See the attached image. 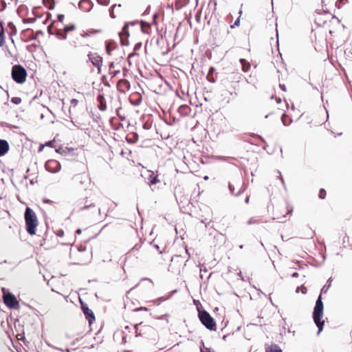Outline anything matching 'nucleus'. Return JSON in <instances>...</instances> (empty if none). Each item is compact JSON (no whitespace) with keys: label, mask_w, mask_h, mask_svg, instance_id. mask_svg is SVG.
<instances>
[{"label":"nucleus","mask_w":352,"mask_h":352,"mask_svg":"<svg viewBox=\"0 0 352 352\" xmlns=\"http://www.w3.org/2000/svg\"><path fill=\"white\" fill-rule=\"evenodd\" d=\"M227 89L230 95L251 96L254 94L255 87L251 85L240 73H232L227 78Z\"/></svg>","instance_id":"nucleus-1"},{"label":"nucleus","mask_w":352,"mask_h":352,"mask_svg":"<svg viewBox=\"0 0 352 352\" xmlns=\"http://www.w3.org/2000/svg\"><path fill=\"white\" fill-rule=\"evenodd\" d=\"M331 281L332 278L331 277L327 280L328 284L325 285L322 288L320 294L318 296L314 308L313 320L315 324L318 329L317 333L318 335H319L320 333L322 331L324 324V321L322 320L324 312V305L322 300V294L327 292L329 288L331 287Z\"/></svg>","instance_id":"nucleus-2"},{"label":"nucleus","mask_w":352,"mask_h":352,"mask_svg":"<svg viewBox=\"0 0 352 352\" xmlns=\"http://www.w3.org/2000/svg\"><path fill=\"white\" fill-rule=\"evenodd\" d=\"M76 25L75 24H69L65 25L63 30L58 31L57 34L61 39L69 38L74 45H76L78 42L79 33L76 32Z\"/></svg>","instance_id":"nucleus-3"},{"label":"nucleus","mask_w":352,"mask_h":352,"mask_svg":"<svg viewBox=\"0 0 352 352\" xmlns=\"http://www.w3.org/2000/svg\"><path fill=\"white\" fill-rule=\"evenodd\" d=\"M11 76L16 83L23 84L26 81L27 72L22 65H14L12 68Z\"/></svg>","instance_id":"nucleus-4"},{"label":"nucleus","mask_w":352,"mask_h":352,"mask_svg":"<svg viewBox=\"0 0 352 352\" xmlns=\"http://www.w3.org/2000/svg\"><path fill=\"white\" fill-rule=\"evenodd\" d=\"M198 316L201 324L205 326L206 328L210 331L215 330L216 322L207 311L202 310L199 311Z\"/></svg>","instance_id":"nucleus-5"},{"label":"nucleus","mask_w":352,"mask_h":352,"mask_svg":"<svg viewBox=\"0 0 352 352\" xmlns=\"http://www.w3.org/2000/svg\"><path fill=\"white\" fill-rule=\"evenodd\" d=\"M3 302L9 309H19L20 307L16 296L9 292H3Z\"/></svg>","instance_id":"nucleus-6"},{"label":"nucleus","mask_w":352,"mask_h":352,"mask_svg":"<svg viewBox=\"0 0 352 352\" xmlns=\"http://www.w3.org/2000/svg\"><path fill=\"white\" fill-rule=\"evenodd\" d=\"M137 23L132 22V23H127L124 25L123 27L122 31L119 33V36L120 38V43L122 45H129V41L128 38L129 36V32L128 31V28L129 25H136Z\"/></svg>","instance_id":"nucleus-7"},{"label":"nucleus","mask_w":352,"mask_h":352,"mask_svg":"<svg viewBox=\"0 0 352 352\" xmlns=\"http://www.w3.org/2000/svg\"><path fill=\"white\" fill-rule=\"evenodd\" d=\"M45 168L47 171L55 173L60 170V164L55 160H50L45 163Z\"/></svg>","instance_id":"nucleus-8"},{"label":"nucleus","mask_w":352,"mask_h":352,"mask_svg":"<svg viewBox=\"0 0 352 352\" xmlns=\"http://www.w3.org/2000/svg\"><path fill=\"white\" fill-rule=\"evenodd\" d=\"M81 309L85 318L88 320L89 324H91L95 320V316L94 312L89 308L86 303L81 302Z\"/></svg>","instance_id":"nucleus-9"},{"label":"nucleus","mask_w":352,"mask_h":352,"mask_svg":"<svg viewBox=\"0 0 352 352\" xmlns=\"http://www.w3.org/2000/svg\"><path fill=\"white\" fill-rule=\"evenodd\" d=\"M130 82L128 80L122 78L120 79L116 85L117 89L119 92L125 94L130 89Z\"/></svg>","instance_id":"nucleus-10"},{"label":"nucleus","mask_w":352,"mask_h":352,"mask_svg":"<svg viewBox=\"0 0 352 352\" xmlns=\"http://www.w3.org/2000/svg\"><path fill=\"white\" fill-rule=\"evenodd\" d=\"M89 60L91 63L98 68L100 72V67L102 65V58L101 56L98 55L96 53H90L88 55Z\"/></svg>","instance_id":"nucleus-11"},{"label":"nucleus","mask_w":352,"mask_h":352,"mask_svg":"<svg viewBox=\"0 0 352 352\" xmlns=\"http://www.w3.org/2000/svg\"><path fill=\"white\" fill-rule=\"evenodd\" d=\"M72 180L76 186H79V184L85 185L89 182V179L87 174H77L72 177Z\"/></svg>","instance_id":"nucleus-12"},{"label":"nucleus","mask_w":352,"mask_h":352,"mask_svg":"<svg viewBox=\"0 0 352 352\" xmlns=\"http://www.w3.org/2000/svg\"><path fill=\"white\" fill-rule=\"evenodd\" d=\"M120 72L119 63L111 62L109 65V74L111 78L116 76Z\"/></svg>","instance_id":"nucleus-13"},{"label":"nucleus","mask_w":352,"mask_h":352,"mask_svg":"<svg viewBox=\"0 0 352 352\" xmlns=\"http://www.w3.org/2000/svg\"><path fill=\"white\" fill-rule=\"evenodd\" d=\"M147 173V183L150 186H152L153 185L157 184L160 182V180L158 178V175H156L153 171L148 170Z\"/></svg>","instance_id":"nucleus-14"},{"label":"nucleus","mask_w":352,"mask_h":352,"mask_svg":"<svg viewBox=\"0 0 352 352\" xmlns=\"http://www.w3.org/2000/svg\"><path fill=\"white\" fill-rule=\"evenodd\" d=\"M38 221H25L26 230L30 235H34L36 234V228L38 226Z\"/></svg>","instance_id":"nucleus-15"},{"label":"nucleus","mask_w":352,"mask_h":352,"mask_svg":"<svg viewBox=\"0 0 352 352\" xmlns=\"http://www.w3.org/2000/svg\"><path fill=\"white\" fill-rule=\"evenodd\" d=\"M97 101L98 102V108L102 111H105L107 109V104L103 94L99 93L97 96Z\"/></svg>","instance_id":"nucleus-16"},{"label":"nucleus","mask_w":352,"mask_h":352,"mask_svg":"<svg viewBox=\"0 0 352 352\" xmlns=\"http://www.w3.org/2000/svg\"><path fill=\"white\" fill-rule=\"evenodd\" d=\"M78 6L83 11L88 12L91 9L93 4L90 0H80Z\"/></svg>","instance_id":"nucleus-17"},{"label":"nucleus","mask_w":352,"mask_h":352,"mask_svg":"<svg viewBox=\"0 0 352 352\" xmlns=\"http://www.w3.org/2000/svg\"><path fill=\"white\" fill-rule=\"evenodd\" d=\"M36 213L37 211H34L30 208L27 207L24 215L25 220H36Z\"/></svg>","instance_id":"nucleus-18"},{"label":"nucleus","mask_w":352,"mask_h":352,"mask_svg":"<svg viewBox=\"0 0 352 352\" xmlns=\"http://www.w3.org/2000/svg\"><path fill=\"white\" fill-rule=\"evenodd\" d=\"M9 144L6 140H0V156L4 155L9 151Z\"/></svg>","instance_id":"nucleus-19"},{"label":"nucleus","mask_w":352,"mask_h":352,"mask_svg":"<svg viewBox=\"0 0 352 352\" xmlns=\"http://www.w3.org/2000/svg\"><path fill=\"white\" fill-rule=\"evenodd\" d=\"M117 47L116 43L113 41H110L106 43V51L108 55H111L112 51H113Z\"/></svg>","instance_id":"nucleus-20"},{"label":"nucleus","mask_w":352,"mask_h":352,"mask_svg":"<svg viewBox=\"0 0 352 352\" xmlns=\"http://www.w3.org/2000/svg\"><path fill=\"white\" fill-rule=\"evenodd\" d=\"M178 111L180 115L183 116H188L190 111V108L188 105H181L178 108Z\"/></svg>","instance_id":"nucleus-21"},{"label":"nucleus","mask_w":352,"mask_h":352,"mask_svg":"<svg viewBox=\"0 0 352 352\" xmlns=\"http://www.w3.org/2000/svg\"><path fill=\"white\" fill-rule=\"evenodd\" d=\"M140 28L142 31L145 33L149 34L151 31V25L148 23L142 21L140 24Z\"/></svg>","instance_id":"nucleus-22"},{"label":"nucleus","mask_w":352,"mask_h":352,"mask_svg":"<svg viewBox=\"0 0 352 352\" xmlns=\"http://www.w3.org/2000/svg\"><path fill=\"white\" fill-rule=\"evenodd\" d=\"M265 352H283V351L278 344H272L265 349Z\"/></svg>","instance_id":"nucleus-23"},{"label":"nucleus","mask_w":352,"mask_h":352,"mask_svg":"<svg viewBox=\"0 0 352 352\" xmlns=\"http://www.w3.org/2000/svg\"><path fill=\"white\" fill-rule=\"evenodd\" d=\"M240 63L241 64V66H242V71L243 72H248L250 69V67H251V65L250 63L247 61L244 58H241L240 59Z\"/></svg>","instance_id":"nucleus-24"},{"label":"nucleus","mask_w":352,"mask_h":352,"mask_svg":"<svg viewBox=\"0 0 352 352\" xmlns=\"http://www.w3.org/2000/svg\"><path fill=\"white\" fill-rule=\"evenodd\" d=\"M5 44V33L2 23L0 21V46Z\"/></svg>","instance_id":"nucleus-25"},{"label":"nucleus","mask_w":352,"mask_h":352,"mask_svg":"<svg viewBox=\"0 0 352 352\" xmlns=\"http://www.w3.org/2000/svg\"><path fill=\"white\" fill-rule=\"evenodd\" d=\"M58 243H60L62 245H72L74 241L72 238L68 239V236L66 239H60L57 241Z\"/></svg>","instance_id":"nucleus-26"},{"label":"nucleus","mask_w":352,"mask_h":352,"mask_svg":"<svg viewBox=\"0 0 352 352\" xmlns=\"http://www.w3.org/2000/svg\"><path fill=\"white\" fill-rule=\"evenodd\" d=\"M142 47V43H138L135 45V47H134V49H133V52L130 54L129 55V58H131V56H134V55H136L137 54V51L140 50Z\"/></svg>","instance_id":"nucleus-27"},{"label":"nucleus","mask_w":352,"mask_h":352,"mask_svg":"<svg viewBox=\"0 0 352 352\" xmlns=\"http://www.w3.org/2000/svg\"><path fill=\"white\" fill-rule=\"evenodd\" d=\"M170 298V296H167V297H160V298H157L155 300V303L157 305H159L161 302L169 299Z\"/></svg>","instance_id":"nucleus-28"},{"label":"nucleus","mask_w":352,"mask_h":352,"mask_svg":"<svg viewBox=\"0 0 352 352\" xmlns=\"http://www.w3.org/2000/svg\"><path fill=\"white\" fill-rule=\"evenodd\" d=\"M215 221H208L207 223H205V228L210 229H214V230H216V228H214V223Z\"/></svg>","instance_id":"nucleus-29"},{"label":"nucleus","mask_w":352,"mask_h":352,"mask_svg":"<svg viewBox=\"0 0 352 352\" xmlns=\"http://www.w3.org/2000/svg\"><path fill=\"white\" fill-rule=\"evenodd\" d=\"M100 32H101V30H100V29H98V30L90 29V30H87L86 34L89 36L91 34L100 33Z\"/></svg>","instance_id":"nucleus-30"},{"label":"nucleus","mask_w":352,"mask_h":352,"mask_svg":"<svg viewBox=\"0 0 352 352\" xmlns=\"http://www.w3.org/2000/svg\"><path fill=\"white\" fill-rule=\"evenodd\" d=\"M21 101L22 100L20 97H13L11 100V102L14 104H19Z\"/></svg>","instance_id":"nucleus-31"},{"label":"nucleus","mask_w":352,"mask_h":352,"mask_svg":"<svg viewBox=\"0 0 352 352\" xmlns=\"http://www.w3.org/2000/svg\"><path fill=\"white\" fill-rule=\"evenodd\" d=\"M45 146H49V147H53L54 146V141H49L45 143ZM44 147V145H41L39 148V151H41Z\"/></svg>","instance_id":"nucleus-32"},{"label":"nucleus","mask_w":352,"mask_h":352,"mask_svg":"<svg viewBox=\"0 0 352 352\" xmlns=\"http://www.w3.org/2000/svg\"><path fill=\"white\" fill-rule=\"evenodd\" d=\"M326 195H327V192L323 188H321L320 190V192H319V195H318V197L320 198V199H324L325 197H326Z\"/></svg>","instance_id":"nucleus-33"},{"label":"nucleus","mask_w":352,"mask_h":352,"mask_svg":"<svg viewBox=\"0 0 352 352\" xmlns=\"http://www.w3.org/2000/svg\"><path fill=\"white\" fill-rule=\"evenodd\" d=\"M207 79L211 82H214L216 81V78L213 76V74L208 73L207 75Z\"/></svg>","instance_id":"nucleus-34"},{"label":"nucleus","mask_w":352,"mask_h":352,"mask_svg":"<svg viewBox=\"0 0 352 352\" xmlns=\"http://www.w3.org/2000/svg\"><path fill=\"white\" fill-rule=\"evenodd\" d=\"M56 237L63 238L64 236V231L62 229L58 230L56 232Z\"/></svg>","instance_id":"nucleus-35"},{"label":"nucleus","mask_w":352,"mask_h":352,"mask_svg":"<svg viewBox=\"0 0 352 352\" xmlns=\"http://www.w3.org/2000/svg\"><path fill=\"white\" fill-rule=\"evenodd\" d=\"M78 104V100L77 99H72L71 100V106H70V108L72 107H76Z\"/></svg>","instance_id":"nucleus-36"},{"label":"nucleus","mask_w":352,"mask_h":352,"mask_svg":"<svg viewBox=\"0 0 352 352\" xmlns=\"http://www.w3.org/2000/svg\"><path fill=\"white\" fill-rule=\"evenodd\" d=\"M239 23H240V19L239 17L236 19V21L234 22V23L233 25H230V28H234L235 26H238L239 25Z\"/></svg>","instance_id":"nucleus-37"},{"label":"nucleus","mask_w":352,"mask_h":352,"mask_svg":"<svg viewBox=\"0 0 352 352\" xmlns=\"http://www.w3.org/2000/svg\"><path fill=\"white\" fill-rule=\"evenodd\" d=\"M116 8V5L113 6L111 8V11L110 14L112 18H116V15L114 14V9Z\"/></svg>","instance_id":"nucleus-38"},{"label":"nucleus","mask_w":352,"mask_h":352,"mask_svg":"<svg viewBox=\"0 0 352 352\" xmlns=\"http://www.w3.org/2000/svg\"><path fill=\"white\" fill-rule=\"evenodd\" d=\"M228 186H229V189H230V192L232 194H234V186L231 184H229Z\"/></svg>","instance_id":"nucleus-39"},{"label":"nucleus","mask_w":352,"mask_h":352,"mask_svg":"<svg viewBox=\"0 0 352 352\" xmlns=\"http://www.w3.org/2000/svg\"><path fill=\"white\" fill-rule=\"evenodd\" d=\"M142 323H140V324H137L135 325H134L133 328L135 329V333H136V336H139L140 334L138 333V325H140Z\"/></svg>","instance_id":"nucleus-40"},{"label":"nucleus","mask_w":352,"mask_h":352,"mask_svg":"<svg viewBox=\"0 0 352 352\" xmlns=\"http://www.w3.org/2000/svg\"><path fill=\"white\" fill-rule=\"evenodd\" d=\"M58 19L60 22H63L64 19V15L63 14H58Z\"/></svg>","instance_id":"nucleus-41"},{"label":"nucleus","mask_w":352,"mask_h":352,"mask_svg":"<svg viewBox=\"0 0 352 352\" xmlns=\"http://www.w3.org/2000/svg\"><path fill=\"white\" fill-rule=\"evenodd\" d=\"M279 87L283 91H286V86L284 84H280Z\"/></svg>","instance_id":"nucleus-42"},{"label":"nucleus","mask_w":352,"mask_h":352,"mask_svg":"<svg viewBox=\"0 0 352 352\" xmlns=\"http://www.w3.org/2000/svg\"><path fill=\"white\" fill-rule=\"evenodd\" d=\"M85 250H86V247H85V246H82V245H81V246H80V247L78 248V250H79L80 252L85 251Z\"/></svg>","instance_id":"nucleus-43"},{"label":"nucleus","mask_w":352,"mask_h":352,"mask_svg":"<svg viewBox=\"0 0 352 352\" xmlns=\"http://www.w3.org/2000/svg\"><path fill=\"white\" fill-rule=\"evenodd\" d=\"M301 292L302 294H306L307 293V288L305 287H303L302 286V290H301Z\"/></svg>","instance_id":"nucleus-44"},{"label":"nucleus","mask_w":352,"mask_h":352,"mask_svg":"<svg viewBox=\"0 0 352 352\" xmlns=\"http://www.w3.org/2000/svg\"><path fill=\"white\" fill-rule=\"evenodd\" d=\"M298 276V273H297V272H294L293 274H292V278H297Z\"/></svg>","instance_id":"nucleus-45"},{"label":"nucleus","mask_w":352,"mask_h":352,"mask_svg":"<svg viewBox=\"0 0 352 352\" xmlns=\"http://www.w3.org/2000/svg\"><path fill=\"white\" fill-rule=\"evenodd\" d=\"M214 71V68L213 67H211L210 68V69H209L208 73H210V74H213Z\"/></svg>","instance_id":"nucleus-46"},{"label":"nucleus","mask_w":352,"mask_h":352,"mask_svg":"<svg viewBox=\"0 0 352 352\" xmlns=\"http://www.w3.org/2000/svg\"><path fill=\"white\" fill-rule=\"evenodd\" d=\"M81 230L80 229H77L75 232V234H80L81 233Z\"/></svg>","instance_id":"nucleus-47"},{"label":"nucleus","mask_w":352,"mask_h":352,"mask_svg":"<svg viewBox=\"0 0 352 352\" xmlns=\"http://www.w3.org/2000/svg\"><path fill=\"white\" fill-rule=\"evenodd\" d=\"M138 310H145V311H146L147 308L141 307L138 308Z\"/></svg>","instance_id":"nucleus-48"},{"label":"nucleus","mask_w":352,"mask_h":352,"mask_svg":"<svg viewBox=\"0 0 352 352\" xmlns=\"http://www.w3.org/2000/svg\"><path fill=\"white\" fill-rule=\"evenodd\" d=\"M292 212V209H288L287 214H289Z\"/></svg>","instance_id":"nucleus-49"},{"label":"nucleus","mask_w":352,"mask_h":352,"mask_svg":"<svg viewBox=\"0 0 352 352\" xmlns=\"http://www.w3.org/2000/svg\"><path fill=\"white\" fill-rule=\"evenodd\" d=\"M176 292H177V290H176V289H175V290L172 291V292H171V294H170V296H171L173 294H175V293H176Z\"/></svg>","instance_id":"nucleus-50"},{"label":"nucleus","mask_w":352,"mask_h":352,"mask_svg":"<svg viewBox=\"0 0 352 352\" xmlns=\"http://www.w3.org/2000/svg\"><path fill=\"white\" fill-rule=\"evenodd\" d=\"M177 228H178V225H175V231H176V232H177V233L178 232H177Z\"/></svg>","instance_id":"nucleus-51"},{"label":"nucleus","mask_w":352,"mask_h":352,"mask_svg":"<svg viewBox=\"0 0 352 352\" xmlns=\"http://www.w3.org/2000/svg\"><path fill=\"white\" fill-rule=\"evenodd\" d=\"M276 102L278 103H280L281 102V99L279 98H276Z\"/></svg>","instance_id":"nucleus-52"},{"label":"nucleus","mask_w":352,"mask_h":352,"mask_svg":"<svg viewBox=\"0 0 352 352\" xmlns=\"http://www.w3.org/2000/svg\"><path fill=\"white\" fill-rule=\"evenodd\" d=\"M228 337V335H224L223 336V339L225 340L226 339V338Z\"/></svg>","instance_id":"nucleus-53"},{"label":"nucleus","mask_w":352,"mask_h":352,"mask_svg":"<svg viewBox=\"0 0 352 352\" xmlns=\"http://www.w3.org/2000/svg\"><path fill=\"white\" fill-rule=\"evenodd\" d=\"M138 247H140V246H139V245L138 244V245H135L133 248H134V249H138Z\"/></svg>","instance_id":"nucleus-54"},{"label":"nucleus","mask_w":352,"mask_h":352,"mask_svg":"<svg viewBox=\"0 0 352 352\" xmlns=\"http://www.w3.org/2000/svg\"><path fill=\"white\" fill-rule=\"evenodd\" d=\"M285 115H283V117H282V120H283V122L284 124H285V120H284V117H285Z\"/></svg>","instance_id":"nucleus-55"},{"label":"nucleus","mask_w":352,"mask_h":352,"mask_svg":"<svg viewBox=\"0 0 352 352\" xmlns=\"http://www.w3.org/2000/svg\"><path fill=\"white\" fill-rule=\"evenodd\" d=\"M204 180H208V176H205V177H204Z\"/></svg>","instance_id":"nucleus-56"},{"label":"nucleus","mask_w":352,"mask_h":352,"mask_svg":"<svg viewBox=\"0 0 352 352\" xmlns=\"http://www.w3.org/2000/svg\"><path fill=\"white\" fill-rule=\"evenodd\" d=\"M44 202H45V203H49V202H50V200H48V199H45V200H44Z\"/></svg>","instance_id":"nucleus-57"},{"label":"nucleus","mask_w":352,"mask_h":352,"mask_svg":"<svg viewBox=\"0 0 352 352\" xmlns=\"http://www.w3.org/2000/svg\"><path fill=\"white\" fill-rule=\"evenodd\" d=\"M65 351H66V352H71V350H70V349H65Z\"/></svg>","instance_id":"nucleus-58"},{"label":"nucleus","mask_w":352,"mask_h":352,"mask_svg":"<svg viewBox=\"0 0 352 352\" xmlns=\"http://www.w3.org/2000/svg\"><path fill=\"white\" fill-rule=\"evenodd\" d=\"M299 289H300V287H298L296 288V292L297 293H298V292H299Z\"/></svg>","instance_id":"nucleus-59"},{"label":"nucleus","mask_w":352,"mask_h":352,"mask_svg":"<svg viewBox=\"0 0 352 352\" xmlns=\"http://www.w3.org/2000/svg\"><path fill=\"white\" fill-rule=\"evenodd\" d=\"M155 248L157 249V250H159V246L157 245H155Z\"/></svg>","instance_id":"nucleus-60"},{"label":"nucleus","mask_w":352,"mask_h":352,"mask_svg":"<svg viewBox=\"0 0 352 352\" xmlns=\"http://www.w3.org/2000/svg\"><path fill=\"white\" fill-rule=\"evenodd\" d=\"M239 248L240 249H243V245H239Z\"/></svg>","instance_id":"nucleus-61"},{"label":"nucleus","mask_w":352,"mask_h":352,"mask_svg":"<svg viewBox=\"0 0 352 352\" xmlns=\"http://www.w3.org/2000/svg\"><path fill=\"white\" fill-rule=\"evenodd\" d=\"M38 212H42V210L41 208H38L37 210Z\"/></svg>","instance_id":"nucleus-62"},{"label":"nucleus","mask_w":352,"mask_h":352,"mask_svg":"<svg viewBox=\"0 0 352 352\" xmlns=\"http://www.w3.org/2000/svg\"><path fill=\"white\" fill-rule=\"evenodd\" d=\"M125 329H129V326H126V327H125Z\"/></svg>","instance_id":"nucleus-63"},{"label":"nucleus","mask_w":352,"mask_h":352,"mask_svg":"<svg viewBox=\"0 0 352 352\" xmlns=\"http://www.w3.org/2000/svg\"><path fill=\"white\" fill-rule=\"evenodd\" d=\"M245 201L248 203L249 201V197H248Z\"/></svg>","instance_id":"nucleus-64"}]
</instances>
